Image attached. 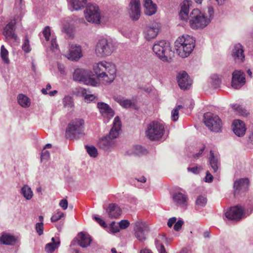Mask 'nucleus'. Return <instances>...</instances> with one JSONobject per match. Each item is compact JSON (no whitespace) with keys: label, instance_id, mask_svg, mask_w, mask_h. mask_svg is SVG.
Returning a JSON list of instances; mask_svg holds the SVG:
<instances>
[{"label":"nucleus","instance_id":"obj_59","mask_svg":"<svg viewBox=\"0 0 253 253\" xmlns=\"http://www.w3.org/2000/svg\"><path fill=\"white\" fill-rule=\"evenodd\" d=\"M95 96L93 94H86L84 96L85 101L87 103H89L94 100Z\"/></svg>","mask_w":253,"mask_h":253},{"label":"nucleus","instance_id":"obj_25","mask_svg":"<svg viewBox=\"0 0 253 253\" xmlns=\"http://www.w3.org/2000/svg\"><path fill=\"white\" fill-rule=\"evenodd\" d=\"M172 198L176 205L182 207L186 206L188 200L187 195L180 192H174L172 194Z\"/></svg>","mask_w":253,"mask_h":253},{"label":"nucleus","instance_id":"obj_19","mask_svg":"<svg viewBox=\"0 0 253 253\" xmlns=\"http://www.w3.org/2000/svg\"><path fill=\"white\" fill-rule=\"evenodd\" d=\"M232 56L236 63H241L245 61L244 49L240 43H237L234 45L232 51Z\"/></svg>","mask_w":253,"mask_h":253},{"label":"nucleus","instance_id":"obj_14","mask_svg":"<svg viewBox=\"0 0 253 253\" xmlns=\"http://www.w3.org/2000/svg\"><path fill=\"white\" fill-rule=\"evenodd\" d=\"M246 83L245 75L241 70H235L232 73L231 86L234 89H239Z\"/></svg>","mask_w":253,"mask_h":253},{"label":"nucleus","instance_id":"obj_1","mask_svg":"<svg viewBox=\"0 0 253 253\" xmlns=\"http://www.w3.org/2000/svg\"><path fill=\"white\" fill-rule=\"evenodd\" d=\"M191 2L185 0L181 4V9L179 13L180 18L186 21L189 18V24L194 29H203L210 23V18H208L205 13H202L198 9H194L188 16L189 10Z\"/></svg>","mask_w":253,"mask_h":253},{"label":"nucleus","instance_id":"obj_48","mask_svg":"<svg viewBox=\"0 0 253 253\" xmlns=\"http://www.w3.org/2000/svg\"><path fill=\"white\" fill-rule=\"evenodd\" d=\"M50 157V154L48 151L42 149L41 154V161H47Z\"/></svg>","mask_w":253,"mask_h":253},{"label":"nucleus","instance_id":"obj_21","mask_svg":"<svg viewBox=\"0 0 253 253\" xmlns=\"http://www.w3.org/2000/svg\"><path fill=\"white\" fill-rule=\"evenodd\" d=\"M177 80L179 87L183 90L189 88L192 84V81L189 78L188 75L184 71L178 74Z\"/></svg>","mask_w":253,"mask_h":253},{"label":"nucleus","instance_id":"obj_16","mask_svg":"<svg viewBox=\"0 0 253 253\" xmlns=\"http://www.w3.org/2000/svg\"><path fill=\"white\" fill-rule=\"evenodd\" d=\"M16 13L14 19L12 20L8 24H7L4 29L3 34L7 40L10 39H14L15 40H16L17 39V37L14 32V26L16 24V21L20 20L23 15L18 16L17 13Z\"/></svg>","mask_w":253,"mask_h":253},{"label":"nucleus","instance_id":"obj_37","mask_svg":"<svg viewBox=\"0 0 253 253\" xmlns=\"http://www.w3.org/2000/svg\"><path fill=\"white\" fill-rule=\"evenodd\" d=\"M85 148L87 154L90 157L96 158L98 156V151L95 147L92 145H85Z\"/></svg>","mask_w":253,"mask_h":253},{"label":"nucleus","instance_id":"obj_62","mask_svg":"<svg viewBox=\"0 0 253 253\" xmlns=\"http://www.w3.org/2000/svg\"><path fill=\"white\" fill-rule=\"evenodd\" d=\"M208 14L207 15L206 14L205 15H206V16H208V18H210V20H211V18L212 17L213 15V8L211 7H209L208 8Z\"/></svg>","mask_w":253,"mask_h":253},{"label":"nucleus","instance_id":"obj_11","mask_svg":"<svg viewBox=\"0 0 253 253\" xmlns=\"http://www.w3.org/2000/svg\"><path fill=\"white\" fill-rule=\"evenodd\" d=\"M134 230L135 237L139 241L143 242L146 239V235L150 229L145 222L141 220L136 221L134 223Z\"/></svg>","mask_w":253,"mask_h":253},{"label":"nucleus","instance_id":"obj_27","mask_svg":"<svg viewBox=\"0 0 253 253\" xmlns=\"http://www.w3.org/2000/svg\"><path fill=\"white\" fill-rule=\"evenodd\" d=\"M144 6L145 8L144 12L146 15L151 16L157 11V5L152 0H144Z\"/></svg>","mask_w":253,"mask_h":253},{"label":"nucleus","instance_id":"obj_58","mask_svg":"<svg viewBox=\"0 0 253 253\" xmlns=\"http://www.w3.org/2000/svg\"><path fill=\"white\" fill-rule=\"evenodd\" d=\"M200 169V168L197 166L192 167V168L188 167L187 168V170L188 171L192 172L194 174H197L199 173Z\"/></svg>","mask_w":253,"mask_h":253},{"label":"nucleus","instance_id":"obj_40","mask_svg":"<svg viewBox=\"0 0 253 253\" xmlns=\"http://www.w3.org/2000/svg\"><path fill=\"white\" fill-rule=\"evenodd\" d=\"M207 203V198L203 195H199L196 200L195 203L196 206L200 207H204Z\"/></svg>","mask_w":253,"mask_h":253},{"label":"nucleus","instance_id":"obj_32","mask_svg":"<svg viewBox=\"0 0 253 253\" xmlns=\"http://www.w3.org/2000/svg\"><path fill=\"white\" fill-rule=\"evenodd\" d=\"M147 150L146 148L141 145H136L134 146L133 152L127 151L126 154L127 155H132L135 154L137 155H143L147 153Z\"/></svg>","mask_w":253,"mask_h":253},{"label":"nucleus","instance_id":"obj_56","mask_svg":"<svg viewBox=\"0 0 253 253\" xmlns=\"http://www.w3.org/2000/svg\"><path fill=\"white\" fill-rule=\"evenodd\" d=\"M59 205L63 210H65L68 208V203L66 199H63L60 201Z\"/></svg>","mask_w":253,"mask_h":253},{"label":"nucleus","instance_id":"obj_28","mask_svg":"<svg viewBox=\"0 0 253 253\" xmlns=\"http://www.w3.org/2000/svg\"><path fill=\"white\" fill-rule=\"evenodd\" d=\"M210 155L209 158V162L214 172H216L220 166V162L217 156H215L212 150L210 151Z\"/></svg>","mask_w":253,"mask_h":253},{"label":"nucleus","instance_id":"obj_43","mask_svg":"<svg viewBox=\"0 0 253 253\" xmlns=\"http://www.w3.org/2000/svg\"><path fill=\"white\" fill-rule=\"evenodd\" d=\"M100 149L105 152H109L113 147L114 143H98Z\"/></svg>","mask_w":253,"mask_h":253},{"label":"nucleus","instance_id":"obj_10","mask_svg":"<svg viewBox=\"0 0 253 253\" xmlns=\"http://www.w3.org/2000/svg\"><path fill=\"white\" fill-rule=\"evenodd\" d=\"M84 14L85 18L88 22L94 23H99L100 13L97 4H88L84 11Z\"/></svg>","mask_w":253,"mask_h":253},{"label":"nucleus","instance_id":"obj_45","mask_svg":"<svg viewBox=\"0 0 253 253\" xmlns=\"http://www.w3.org/2000/svg\"><path fill=\"white\" fill-rule=\"evenodd\" d=\"M211 83L214 87H218L221 81L217 75H213L211 77Z\"/></svg>","mask_w":253,"mask_h":253},{"label":"nucleus","instance_id":"obj_50","mask_svg":"<svg viewBox=\"0 0 253 253\" xmlns=\"http://www.w3.org/2000/svg\"><path fill=\"white\" fill-rule=\"evenodd\" d=\"M50 49L53 52H56L59 50L58 45L57 43L56 39L54 38H52L51 40Z\"/></svg>","mask_w":253,"mask_h":253},{"label":"nucleus","instance_id":"obj_4","mask_svg":"<svg viewBox=\"0 0 253 253\" xmlns=\"http://www.w3.org/2000/svg\"><path fill=\"white\" fill-rule=\"evenodd\" d=\"M152 49L155 55L164 62H170L174 55L170 43L165 40L155 42Z\"/></svg>","mask_w":253,"mask_h":253},{"label":"nucleus","instance_id":"obj_15","mask_svg":"<svg viewBox=\"0 0 253 253\" xmlns=\"http://www.w3.org/2000/svg\"><path fill=\"white\" fill-rule=\"evenodd\" d=\"M249 180L247 178H240L234 181L233 184L234 195L237 196L248 190Z\"/></svg>","mask_w":253,"mask_h":253},{"label":"nucleus","instance_id":"obj_30","mask_svg":"<svg viewBox=\"0 0 253 253\" xmlns=\"http://www.w3.org/2000/svg\"><path fill=\"white\" fill-rule=\"evenodd\" d=\"M17 100L18 104L24 108H28L31 105V99L24 94H19L17 95Z\"/></svg>","mask_w":253,"mask_h":253},{"label":"nucleus","instance_id":"obj_5","mask_svg":"<svg viewBox=\"0 0 253 253\" xmlns=\"http://www.w3.org/2000/svg\"><path fill=\"white\" fill-rule=\"evenodd\" d=\"M84 121L76 119L72 121L68 125L65 131V137L69 140H77L83 137L84 132Z\"/></svg>","mask_w":253,"mask_h":253},{"label":"nucleus","instance_id":"obj_38","mask_svg":"<svg viewBox=\"0 0 253 253\" xmlns=\"http://www.w3.org/2000/svg\"><path fill=\"white\" fill-rule=\"evenodd\" d=\"M23 7L24 4L22 3V0H16L14 10L15 13H17L18 16L23 15Z\"/></svg>","mask_w":253,"mask_h":253},{"label":"nucleus","instance_id":"obj_29","mask_svg":"<svg viewBox=\"0 0 253 253\" xmlns=\"http://www.w3.org/2000/svg\"><path fill=\"white\" fill-rule=\"evenodd\" d=\"M167 238L165 235H159L155 241V244L159 253H167L162 242H166Z\"/></svg>","mask_w":253,"mask_h":253},{"label":"nucleus","instance_id":"obj_64","mask_svg":"<svg viewBox=\"0 0 253 253\" xmlns=\"http://www.w3.org/2000/svg\"><path fill=\"white\" fill-rule=\"evenodd\" d=\"M51 86L49 84H48L46 86V88H42V92L43 94H47L48 92H47V90H49L51 89Z\"/></svg>","mask_w":253,"mask_h":253},{"label":"nucleus","instance_id":"obj_52","mask_svg":"<svg viewBox=\"0 0 253 253\" xmlns=\"http://www.w3.org/2000/svg\"><path fill=\"white\" fill-rule=\"evenodd\" d=\"M42 34L46 41L49 40V37L51 35L50 29L49 26L44 28L42 31Z\"/></svg>","mask_w":253,"mask_h":253},{"label":"nucleus","instance_id":"obj_35","mask_svg":"<svg viewBox=\"0 0 253 253\" xmlns=\"http://www.w3.org/2000/svg\"><path fill=\"white\" fill-rule=\"evenodd\" d=\"M115 100L119 103L123 107L127 108L131 107L132 102L130 100L124 99L121 97H117Z\"/></svg>","mask_w":253,"mask_h":253},{"label":"nucleus","instance_id":"obj_9","mask_svg":"<svg viewBox=\"0 0 253 253\" xmlns=\"http://www.w3.org/2000/svg\"><path fill=\"white\" fill-rule=\"evenodd\" d=\"M204 122L211 131L218 132L221 130V120L217 115L211 112L205 113L204 115Z\"/></svg>","mask_w":253,"mask_h":253},{"label":"nucleus","instance_id":"obj_31","mask_svg":"<svg viewBox=\"0 0 253 253\" xmlns=\"http://www.w3.org/2000/svg\"><path fill=\"white\" fill-rule=\"evenodd\" d=\"M16 241V239L14 236L9 234H2L0 238V242L3 245H13Z\"/></svg>","mask_w":253,"mask_h":253},{"label":"nucleus","instance_id":"obj_22","mask_svg":"<svg viewBox=\"0 0 253 253\" xmlns=\"http://www.w3.org/2000/svg\"><path fill=\"white\" fill-rule=\"evenodd\" d=\"M159 31V25L157 23H153L146 27L144 32L145 39L149 41L155 38Z\"/></svg>","mask_w":253,"mask_h":253},{"label":"nucleus","instance_id":"obj_54","mask_svg":"<svg viewBox=\"0 0 253 253\" xmlns=\"http://www.w3.org/2000/svg\"><path fill=\"white\" fill-rule=\"evenodd\" d=\"M129 224H130L129 222L127 220H126V219L122 220L119 223V227L121 229H125L128 227V226L129 225Z\"/></svg>","mask_w":253,"mask_h":253},{"label":"nucleus","instance_id":"obj_57","mask_svg":"<svg viewBox=\"0 0 253 253\" xmlns=\"http://www.w3.org/2000/svg\"><path fill=\"white\" fill-rule=\"evenodd\" d=\"M213 177L209 171H207L205 177V181L206 182L211 183L213 181Z\"/></svg>","mask_w":253,"mask_h":253},{"label":"nucleus","instance_id":"obj_53","mask_svg":"<svg viewBox=\"0 0 253 253\" xmlns=\"http://www.w3.org/2000/svg\"><path fill=\"white\" fill-rule=\"evenodd\" d=\"M93 219L102 227H106L107 224L102 218H100L98 215H93Z\"/></svg>","mask_w":253,"mask_h":253},{"label":"nucleus","instance_id":"obj_47","mask_svg":"<svg viewBox=\"0 0 253 253\" xmlns=\"http://www.w3.org/2000/svg\"><path fill=\"white\" fill-rule=\"evenodd\" d=\"M22 47V49L26 53L29 52L31 50L30 42L27 37L25 38Z\"/></svg>","mask_w":253,"mask_h":253},{"label":"nucleus","instance_id":"obj_8","mask_svg":"<svg viewBox=\"0 0 253 253\" xmlns=\"http://www.w3.org/2000/svg\"><path fill=\"white\" fill-rule=\"evenodd\" d=\"M73 79L77 82H83L84 84L92 86L98 84L95 79L91 78V72L82 68H77L73 74Z\"/></svg>","mask_w":253,"mask_h":253},{"label":"nucleus","instance_id":"obj_49","mask_svg":"<svg viewBox=\"0 0 253 253\" xmlns=\"http://www.w3.org/2000/svg\"><path fill=\"white\" fill-rule=\"evenodd\" d=\"M64 216V213L61 211H58L57 213L53 214L51 218V221L52 222H56L57 220L60 219L62 217Z\"/></svg>","mask_w":253,"mask_h":253},{"label":"nucleus","instance_id":"obj_33","mask_svg":"<svg viewBox=\"0 0 253 253\" xmlns=\"http://www.w3.org/2000/svg\"><path fill=\"white\" fill-rule=\"evenodd\" d=\"M20 193L26 200H28L31 199L33 196L31 188L27 185H24L22 187L21 189Z\"/></svg>","mask_w":253,"mask_h":253},{"label":"nucleus","instance_id":"obj_24","mask_svg":"<svg viewBox=\"0 0 253 253\" xmlns=\"http://www.w3.org/2000/svg\"><path fill=\"white\" fill-rule=\"evenodd\" d=\"M78 237V244L82 248L87 247L92 241L91 237L88 233L84 232L79 233Z\"/></svg>","mask_w":253,"mask_h":253},{"label":"nucleus","instance_id":"obj_61","mask_svg":"<svg viewBox=\"0 0 253 253\" xmlns=\"http://www.w3.org/2000/svg\"><path fill=\"white\" fill-rule=\"evenodd\" d=\"M176 221V218L175 217H172L170 218L168 222V226L169 227H171L173 224H175Z\"/></svg>","mask_w":253,"mask_h":253},{"label":"nucleus","instance_id":"obj_20","mask_svg":"<svg viewBox=\"0 0 253 253\" xmlns=\"http://www.w3.org/2000/svg\"><path fill=\"white\" fill-rule=\"evenodd\" d=\"M129 14L134 20L138 19L140 16V4L139 0H131L129 3Z\"/></svg>","mask_w":253,"mask_h":253},{"label":"nucleus","instance_id":"obj_42","mask_svg":"<svg viewBox=\"0 0 253 253\" xmlns=\"http://www.w3.org/2000/svg\"><path fill=\"white\" fill-rule=\"evenodd\" d=\"M232 107L238 111L239 113L242 116L247 117L249 114L248 111L245 109L243 108L241 106L238 104H234L232 105Z\"/></svg>","mask_w":253,"mask_h":253},{"label":"nucleus","instance_id":"obj_41","mask_svg":"<svg viewBox=\"0 0 253 253\" xmlns=\"http://www.w3.org/2000/svg\"><path fill=\"white\" fill-rule=\"evenodd\" d=\"M182 106L179 105L176 106L171 111V120L173 121H176L178 119L179 117V110L182 108Z\"/></svg>","mask_w":253,"mask_h":253},{"label":"nucleus","instance_id":"obj_46","mask_svg":"<svg viewBox=\"0 0 253 253\" xmlns=\"http://www.w3.org/2000/svg\"><path fill=\"white\" fill-rule=\"evenodd\" d=\"M62 31L67 34L69 38H72L74 35L73 28L69 25H64L63 27Z\"/></svg>","mask_w":253,"mask_h":253},{"label":"nucleus","instance_id":"obj_13","mask_svg":"<svg viewBox=\"0 0 253 253\" xmlns=\"http://www.w3.org/2000/svg\"><path fill=\"white\" fill-rule=\"evenodd\" d=\"M243 209L241 206H236L231 207L225 213L226 217L232 221L237 222L241 219L243 216Z\"/></svg>","mask_w":253,"mask_h":253},{"label":"nucleus","instance_id":"obj_26","mask_svg":"<svg viewBox=\"0 0 253 253\" xmlns=\"http://www.w3.org/2000/svg\"><path fill=\"white\" fill-rule=\"evenodd\" d=\"M233 126V131L237 136L240 137L245 134L246 128L243 121L236 120L234 121Z\"/></svg>","mask_w":253,"mask_h":253},{"label":"nucleus","instance_id":"obj_12","mask_svg":"<svg viewBox=\"0 0 253 253\" xmlns=\"http://www.w3.org/2000/svg\"><path fill=\"white\" fill-rule=\"evenodd\" d=\"M121 122L119 117H116L114 120L113 126L109 132V134L102 138V140L106 142H110L111 140L119 136L121 130Z\"/></svg>","mask_w":253,"mask_h":253},{"label":"nucleus","instance_id":"obj_63","mask_svg":"<svg viewBox=\"0 0 253 253\" xmlns=\"http://www.w3.org/2000/svg\"><path fill=\"white\" fill-rule=\"evenodd\" d=\"M58 69L61 74L65 73V67L63 64L61 63H58Z\"/></svg>","mask_w":253,"mask_h":253},{"label":"nucleus","instance_id":"obj_60","mask_svg":"<svg viewBox=\"0 0 253 253\" xmlns=\"http://www.w3.org/2000/svg\"><path fill=\"white\" fill-rule=\"evenodd\" d=\"M205 149V146H203L200 149L198 153H197L193 155V157L196 159L199 158L201 156L202 154L203 153Z\"/></svg>","mask_w":253,"mask_h":253},{"label":"nucleus","instance_id":"obj_44","mask_svg":"<svg viewBox=\"0 0 253 253\" xmlns=\"http://www.w3.org/2000/svg\"><path fill=\"white\" fill-rule=\"evenodd\" d=\"M63 103L65 107L71 108L73 106L72 98L69 96L64 97L63 99Z\"/></svg>","mask_w":253,"mask_h":253},{"label":"nucleus","instance_id":"obj_34","mask_svg":"<svg viewBox=\"0 0 253 253\" xmlns=\"http://www.w3.org/2000/svg\"><path fill=\"white\" fill-rule=\"evenodd\" d=\"M73 8L78 10L83 8L86 3V0H71Z\"/></svg>","mask_w":253,"mask_h":253},{"label":"nucleus","instance_id":"obj_23","mask_svg":"<svg viewBox=\"0 0 253 253\" xmlns=\"http://www.w3.org/2000/svg\"><path fill=\"white\" fill-rule=\"evenodd\" d=\"M103 208L105 210L109 217L111 218H117L122 213V210L119 206L115 203H111L108 205L107 208Z\"/></svg>","mask_w":253,"mask_h":253},{"label":"nucleus","instance_id":"obj_2","mask_svg":"<svg viewBox=\"0 0 253 253\" xmlns=\"http://www.w3.org/2000/svg\"><path fill=\"white\" fill-rule=\"evenodd\" d=\"M93 71L97 79L106 84L112 83L116 77V67L112 63L102 61L94 64Z\"/></svg>","mask_w":253,"mask_h":253},{"label":"nucleus","instance_id":"obj_17","mask_svg":"<svg viewBox=\"0 0 253 253\" xmlns=\"http://www.w3.org/2000/svg\"><path fill=\"white\" fill-rule=\"evenodd\" d=\"M97 107L104 118L105 123L108 122L114 117L115 115L114 112L107 104L102 102H98L97 103Z\"/></svg>","mask_w":253,"mask_h":253},{"label":"nucleus","instance_id":"obj_3","mask_svg":"<svg viewBox=\"0 0 253 253\" xmlns=\"http://www.w3.org/2000/svg\"><path fill=\"white\" fill-rule=\"evenodd\" d=\"M195 46V40L188 35L179 37L175 42L176 52L182 58L188 57L193 50Z\"/></svg>","mask_w":253,"mask_h":253},{"label":"nucleus","instance_id":"obj_55","mask_svg":"<svg viewBox=\"0 0 253 253\" xmlns=\"http://www.w3.org/2000/svg\"><path fill=\"white\" fill-rule=\"evenodd\" d=\"M184 223L182 219H179L177 221H176L174 225L173 229L176 231H178L181 228L182 226Z\"/></svg>","mask_w":253,"mask_h":253},{"label":"nucleus","instance_id":"obj_7","mask_svg":"<svg viewBox=\"0 0 253 253\" xmlns=\"http://www.w3.org/2000/svg\"><path fill=\"white\" fill-rule=\"evenodd\" d=\"M115 50L114 43L106 39L98 41L95 47V53L98 56L106 57L110 55Z\"/></svg>","mask_w":253,"mask_h":253},{"label":"nucleus","instance_id":"obj_18","mask_svg":"<svg viewBox=\"0 0 253 253\" xmlns=\"http://www.w3.org/2000/svg\"><path fill=\"white\" fill-rule=\"evenodd\" d=\"M65 57L73 61H77L83 56L82 49L80 45L72 44L71 45L69 52L65 54Z\"/></svg>","mask_w":253,"mask_h":253},{"label":"nucleus","instance_id":"obj_51","mask_svg":"<svg viewBox=\"0 0 253 253\" xmlns=\"http://www.w3.org/2000/svg\"><path fill=\"white\" fill-rule=\"evenodd\" d=\"M36 230L39 236L43 234V223H37L36 224Z\"/></svg>","mask_w":253,"mask_h":253},{"label":"nucleus","instance_id":"obj_36","mask_svg":"<svg viewBox=\"0 0 253 253\" xmlns=\"http://www.w3.org/2000/svg\"><path fill=\"white\" fill-rule=\"evenodd\" d=\"M60 244L59 239H57L56 243H48L45 245V250L47 253H52L56 249H57Z\"/></svg>","mask_w":253,"mask_h":253},{"label":"nucleus","instance_id":"obj_39","mask_svg":"<svg viewBox=\"0 0 253 253\" xmlns=\"http://www.w3.org/2000/svg\"><path fill=\"white\" fill-rule=\"evenodd\" d=\"M8 52L7 50L4 47L3 45H1L0 47V57L4 62L5 63H9V60L8 57Z\"/></svg>","mask_w":253,"mask_h":253},{"label":"nucleus","instance_id":"obj_6","mask_svg":"<svg viewBox=\"0 0 253 253\" xmlns=\"http://www.w3.org/2000/svg\"><path fill=\"white\" fill-rule=\"evenodd\" d=\"M165 132V123L154 121L148 125L146 135L151 141H159L164 137Z\"/></svg>","mask_w":253,"mask_h":253}]
</instances>
